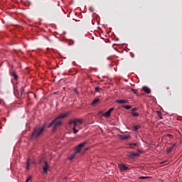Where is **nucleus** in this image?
Segmentation results:
<instances>
[{
    "label": "nucleus",
    "instance_id": "nucleus-7",
    "mask_svg": "<svg viewBox=\"0 0 182 182\" xmlns=\"http://www.w3.org/2000/svg\"><path fill=\"white\" fill-rule=\"evenodd\" d=\"M117 103H119L120 105H126L129 103V100H117L116 101Z\"/></svg>",
    "mask_w": 182,
    "mask_h": 182
},
{
    "label": "nucleus",
    "instance_id": "nucleus-34",
    "mask_svg": "<svg viewBox=\"0 0 182 182\" xmlns=\"http://www.w3.org/2000/svg\"><path fill=\"white\" fill-rule=\"evenodd\" d=\"M75 92L76 93H77V90L75 89Z\"/></svg>",
    "mask_w": 182,
    "mask_h": 182
},
{
    "label": "nucleus",
    "instance_id": "nucleus-31",
    "mask_svg": "<svg viewBox=\"0 0 182 182\" xmlns=\"http://www.w3.org/2000/svg\"><path fill=\"white\" fill-rule=\"evenodd\" d=\"M89 10H90L91 12H93V10H92V7H90V8L89 9Z\"/></svg>",
    "mask_w": 182,
    "mask_h": 182
},
{
    "label": "nucleus",
    "instance_id": "nucleus-5",
    "mask_svg": "<svg viewBox=\"0 0 182 182\" xmlns=\"http://www.w3.org/2000/svg\"><path fill=\"white\" fill-rule=\"evenodd\" d=\"M119 168L120 171H127V170H129V167L126 166L124 164H119Z\"/></svg>",
    "mask_w": 182,
    "mask_h": 182
},
{
    "label": "nucleus",
    "instance_id": "nucleus-24",
    "mask_svg": "<svg viewBox=\"0 0 182 182\" xmlns=\"http://www.w3.org/2000/svg\"><path fill=\"white\" fill-rule=\"evenodd\" d=\"M131 91L134 93V95H137V91L133 88L131 89Z\"/></svg>",
    "mask_w": 182,
    "mask_h": 182
},
{
    "label": "nucleus",
    "instance_id": "nucleus-9",
    "mask_svg": "<svg viewBox=\"0 0 182 182\" xmlns=\"http://www.w3.org/2000/svg\"><path fill=\"white\" fill-rule=\"evenodd\" d=\"M142 90H144L145 93H147V95H150V93H151V90H150V88L148 87H143Z\"/></svg>",
    "mask_w": 182,
    "mask_h": 182
},
{
    "label": "nucleus",
    "instance_id": "nucleus-1",
    "mask_svg": "<svg viewBox=\"0 0 182 182\" xmlns=\"http://www.w3.org/2000/svg\"><path fill=\"white\" fill-rule=\"evenodd\" d=\"M67 116H69V113L59 114L48 125L47 127L49 129L53 126V132L55 133V132L58 130V127H59V126H62V121L60 119H65Z\"/></svg>",
    "mask_w": 182,
    "mask_h": 182
},
{
    "label": "nucleus",
    "instance_id": "nucleus-30",
    "mask_svg": "<svg viewBox=\"0 0 182 182\" xmlns=\"http://www.w3.org/2000/svg\"><path fill=\"white\" fill-rule=\"evenodd\" d=\"M129 149H134V146H133V145H129Z\"/></svg>",
    "mask_w": 182,
    "mask_h": 182
},
{
    "label": "nucleus",
    "instance_id": "nucleus-32",
    "mask_svg": "<svg viewBox=\"0 0 182 182\" xmlns=\"http://www.w3.org/2000/svg\"><path fill=\"white\" fill-rule=\"evenodd\" d=\"M38 164H42V160H40Z\"/></svg>",
    "mask_w": 182,
    "mask_h": 182
},
{
    "label": "nucleus",
    "instance_id": "nucleus-21",
    "mask_svg": "<svg viewBox=\"0 0 182 182\" xmlns=\"http://www.w3.org/2000/svg\"><path fill=\"white\" fill-rule=\"evenodd\" d=\"M139 129H140V125H135L134 127V130H139Z\"/></svg>",
    "mask_w": 182,
    "mask_h": 182
},
{
    "label": "nucleus",
    "instance_id": "nucleus-18",
    "mask_svg": "<svg viewBox=\"0 0 182 182\" xmlns=\"http://www.w3.org/2000/svg\"><path fill=\"white\" fill-rule=\"evenodd\" d=\"M75 120L74 119H70L68 122L69 126H72L75 123Z\"/></svg>",
    "mask_w": 182,
    "mask_h": 182
},
{
    "label": "nucleus",
    "instance_id": "nucleus-15",
    "mask_svg": "<svg viewBox=\"0 0 182 182\" xmlns=\"http://www.w3.org/2000/svg\"><path fill=\"white\" fill-rule=\"evenodd\" d=\"M99 100H100L99 98H95V99L93 100L92 105L93 106H95V105H96L97 103H99Z\"/></svg>",
    "mask_w": 182,
    "mask_h": 182
},
{
    "label": "nucleus",
    "instance_id": "nucleus-28",
    "mask_svg": "<svg viewBox=\"0 0 182 182\" xmlns=\"http://www.w3.org/2000/svg\"><path fill=\"white\" fill-rule=\"evenodd\" d=\"M73 124H74L73 127H75V129H76V127H77V123L75 122V123Z\"/></svg>",
    "mask_w": 182,
    "mask_h": 182
},
{
    "label": "nucleus",
    "instance_id": "nucleus-10",
    "mask_svg": "<svg viewBox=\"0 0 182 182\" xmlns=\"http://www.w3.org/2000/svg\"><path fill=\"white\" fill-rule=\"evenodd\" d=\"M139 156V153H129L127 154L128 157H130V159H133L134 157H137Z\"/></svg>",
    "mask_w": 182,
    "mask_h": 182
},
{
    "label": "nucleus",
    "instance_id": "nucleus-19",
    "mask_svg": "<svg viewBox=\"0 0 182 182\" xmlns=\"http://www.w3.org/2000/svg\"><path fill=\"white\" fill-rule=\"evenodd\" d=\"M73 132L74 133V134H76V133L79 132V130L76 129V128L73 127Z\"/></svg>",
    "mask_w": 182,
    "mask_h": 182
},
{
    "label": "nucleus",
    "instance_id": "nucleus-6",
    "mask_svg": "<svg viewBox=\"0 0 182 182\" xmlns=\"http://www.w3.org/2000/svg\"><path fill=\"white\" fill-rule=\"evenodd\" d=\"M113 110H114V108H110L107 112L104 113L102 116H105V117H110V114Z\"/></svg>",
    "mask_w": 182,
    "mask_h": 182
},
{
    "label": "nucleus",
    "instance_id": "nucleus-36",
    "mask_svg": "<svg viewBox=\"0 0 182 182\" xmlns=\"http://www.w3.org/2000/svg\"><path fill=\"white\" fill-rule=\"evenodd\" d=\"M33 163V164H35V162H32Z\"/></svg>",
    "mask_w": 182,
    "mask_h": 182
},
{
    "label": "nucleus",
    "instance_id": "nucleus-4",
    "mask_svg": "<svg viewBox=\"0 0 182 182\" xmlns=\"http://www.w3.org/2000/svg\"><path fill=\"white\" fill-rule=\"evenodd\" d=\"M43 166V173H48V170H49V164H48V161H44Z\"/></svg>",
    "mask_w": 182,
    "mask_h": 182
},
{
    "label": "nucleus",
    "instance_id": "nucleus-29",
    "mask_svg": "<svg viewBox=\"0 0 182 182\" xmlns=\"http://www.w3.org/2000/svg\"><path fill=\"white\" fill-rule=\"evenodd\" d=\"M136 110H137V108L136 107H134L132 109V112H136Z\"/></svg>",
    "mask_w": 182,
    "mask_h": 182
},
{
    "label": "nucleus",
    "instance_id": "nucleus-13",
    "mask_svg": "<svg viewBox=\"0 0 182 182\" xmlns=\"http://www.w3.org/2000/svg\"><path fill=\"white\" fill-rule=\"evenodd\" d=\"M75 123H79V124H82L83 123V119H75Z\"/></svg>",
    "mask_w": 182,
    "mask_h": 182
},
{
    "label": "nucleus",
    "instance_id": "nucleus-33",
    "mask_svg": "<svg viewBox=\"0 0 182 182\" xmlns=\"http://www.w3.org/2000/svg\"><path fill=\"white\" fill-rule=\"evenodd\" d=\"M102 113H103V112L101 111L99 112V114H102Z\"/></svg>",
    "mask_w": 182,
    "mask_h": 182
},
{
    "label": "nucleus",
    "instance_id": "nucleus-8",
    "mask_svg": "<svg viewBox=\"0 0 182 182\" xmlns=\"http://www.w3.org/2000/svg\"><path fill=\"white\" fill-rule=\"evenodd\" d=\"M132 136L130 135H119V139L121 140H127V139H131Z\"/></svg>",
    "mask_w": 182,
    "mask_h": 182
},
{
    "label": "nucleus",
    "instance_id": "nucleus-25",
    "mask_svg": "<svg viewBox=\"0 0 182 182\" xmlns=\"http://www.w3.org/2000/svg\"><path fill=\"white\" fill-rule=\"evenodd\" d=\"M129 146H134V147H136L137 146V143L129 144Z\"/></svg>",
    "mask_w": 182,
    "mask_h": 182
},
{
    "label": "nucleus",
    "instance_id": "nucleus-20",
    "mask_svg": "<svg viewBox=\"0 0 182 182\" xmlns=\"http://www.w3.org/2000/svg\"><path fill=\"white\" fill-rule=\"evenodd\" d=\"M139 178L141 180H147V178H149V176H140Z\"/></svg>",
    "mask_w": 182,
    "mask_h": 182
},
{
    "label": "nucleus",
    "instance_id": "nucleus-17",
    "mask_svg": "<svg viewBox=\"0 0 182 182\" xmlns=\"http://www.w3.org/2000/svg\"><path fill=\"white\" fill-rule=\"evenodd\" d=\"M31 161L30 159H27V163H26V170H29V163Z\"/></svg>",
    "mask_w": 182,
    "mask_h": 182
},
{
    "label": "nucleus",
    "instance_id": "nucleus-11",
    "mask_svg": "<svg viewBox=\"0 0 182 182\" xmlns=\"http://www.w3.org/2000/svg\"><path fill=\"white\" fill-rule=\"evenodd\" d=\"M78 153H76V151L74 154H72L69 157H68V160H70V161H72V160H73V159H75V157L77 156Z\"/></svg>",
    "mask_w": 182,
    "mask_h": 182
},
{
    "label": "nucleus",
    "instance_id": "nucleus-12",
    "mask_svg": "<svg viewBox=\"0 0 182 182\" xmlns=\"http://www.w3.org/2000/svg\"><path fill=\"white\" fill-rule=\"evenodd\" d=\"M11 75L13 76V77H14V80H16L18 79V75H16V73L12 72L11 73Z\"/></svg>",
    "mask_w": 182,
    "mask_h": 182
},
{
    "label": "nucleus",
    "instance_id": "nucleus-3",
    "mask_svg": "<svg viewBox=\"0 0 182 182\" xmlns=\"http://www.w3.org/2000/svg\"><path fill=\"white\" fill-rule=\"evenodd\" d=\"M86 144H87V141H85L80 144H78L76 147H75V151L76 153H80V151H82V149H83V147H85V146H86Z\"/></svg>",
    "mask_w": 182,
    "mask_h": 182
},
{
    "label": "nucleus",
    "instance_id": "nucleus-14",
    "mask_svg": "<svg viewBox=\"0 0 182 182\" xmlns=\"http://www.w3.org/2000/svg\"><path fill=\"white\" fill-rule=\"evenodd\" d=\"M174 147H176V144H174L172 146L168 147L167 149V153H170L171 151V150H173V149H174Z\"/></svg>",
    "mask_w": 182,
    "mask_h": 182
},
{
    "label": "nucleus",
    "instance_id": "nucleus-22",
    "mask_svg": "<svg viewBox=\"0 0 182 182\" xmlns=\"http://www.w3.org/2000/svg\"><path fill=\"white\" fill-rule=\"evenodd\" d=\"M132 114H133L135 117H139V113L138 112H132Z\"/></svg>",
    "mask_w": 182,
    "mask_h": 182
},
{
    "label": "nucleus",
    "instance_id": "nucleus-26",
    "mask_svg": "<svg viewBox=\"0 0 182 182\" xmlns=\"http://www.w3.org/2000/svg\"><path fill=\"white\" fill-rule=\"evenodd\" d=\"M31 180H32V176H29L26 180V181H31Z\"/></svg>",
    "mask_w": 182,
    "mask_h": 182
},
{
    "label": "nucleus",
    "instance_id": "nucleus-16",
    "mask_svg": "<svg viewBox=\"0 0 182 182\" xmlns=\"http://www.w3.org/2000/svg\"><path fill=\"white\" fill-rule=\"evenodd\" d=\"M123 109H127V110H129V109H132V106L130 105H123Z\"/></svg>",
    "mask_w": 182,
    "mask_h": 182
},
{
    "label": "nucleus",
    "instance_id": "nucleus-23",
    "mask_svg": "<svg viewBox=\"0 0 182 182\" xmlns=\"http://www.w3.org/2000/svg\"><path fill=\"white\" fill-rule=\"evenodd\" d=\"M23 92H25V87H21V95H23Z\"/></svg>",
    "mask_w": 182,
    "mask_h": 182
},
{
    "label": "nucleus",
    "instance_id": "nucleus-35",
    "mask_svg": "<svg viewBox=\"0 0 182 182\" xmlns=\"http://www.w3.org/2000/svg\"><path fill=\"white\" fill-rule=\"evenodd\" d=\"M160 119H163V117L161 116V117H160Z\"/></svg>",
    "mask_w": 182,
    "mask_h": 182
},
{
    "label": "nucleus",
    "instance_id": "nucleus-2",
    "mask_svg": "<svg viewBox=\"0 0 182 182\" xmlns=\"http://www.w3.org/2000/svg\"><path fill=\"white\" fill-rule=\"evenodd\" d=\"M46 129V123H45L42 127L41 125H37L34 129L33 132L31 134L30 136V140H33V139H38L40 136L42 135V133L45 132Z\"/></svg>",
    "mask_w": 182,
    "mask_h": 182
},
{
    "label": "nucleus",
    "instance_id": "nucleus-27",
    "mask_svg": "<svg viewBox=\"0 0 182 182\" xmlns=\"http://www.w3.org/2000/svg\"><path fill=\"white\" fill-rule=\"evenodd\" d=\"M100 90V87H95V92H99Z\"/></svg>",
    "mask_w": 182,
    "mask_h": 182
}]
</instances>
